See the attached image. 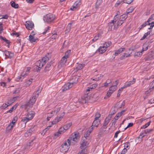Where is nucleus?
<instances>
[{"label":"nucleus","mask_w":154,"mask_h":154,"mask_svg":"<svg viewBox=\"0 0 154 154\" xmlns=\"http://www.w3.org/2000/svg\"><path fill=\"white\" fill-rule=\"evenodd\" d=\"M17 116L14 117L13 119L12 122L10 123L11 124H12V125H14L15 122L17 121Z\"/></svg>","instance_id":"obj_48"},{"label":"nucleus","mask_w":154,"mask_h":154,"mask_svg":"<svg viewBox=\"0 0 154 154\" xmlns=\"http://www.w3.org/2000/svg\"><path fill=\"white\" fill-rule=\"evenodd\" d=\"M64 57H62L58 63V68H61L64 67L65 65V63L67 60Z\"/></svg>","instance_id":"obj_8"},{"label":"nucleus","mask_w":154,"mask_h":154,"mask_svg":"<svg viewBox=\"0 0 154 154\" xmlns=\"http://www.w3.org/2000/svg\"><path fill=\"white\" fill-rule=\"evenodd\" d=\"M92 91V90H91V89H90V87L88 88L87 89H86V94H87V95H85V100H90L91 99V97L88 96V93H87L89 91Z\"/></svg>","instance_id":"obj_21"},{"label":"nucleus","mask_w":154,"mask_h":154,"mask_svg":"<svg viewBox=\"0 0 154 154\" xmlns=\"http://www.w3.org/2000/svg\"><path fill=\"white\" fill-rule=\"evenodd\" d=\"M150 25V23H149L148 21L145 22L142 25H141V27H140V29H143V27L146 26L147 25Z\"/></svg>","instance_id":"obj_40"},{"label":"nucleus","mask_w":154,"mask_h":154,"mask_svg":"<svg viewBox=\"0 0 154 154\" xmlns=\"http://www.w3.org/2000/svg\"><path fill=\"white\" fill-rule=\"evenodd\" d=\"M64 130H65L63 127V128L61 127L60 128L59 130H58V131L57 132V133L55 134V135L57 136L59 135L60 134L63 133L64 131Z\"/></svg>","instance_id":"obj_26"},{"label":"nucleus","mask_w":154,"mask_h":154,"mask_svg":"<svg viewBox=\"0 0 154 154\" xmlns=\"http://www.w3.org/2000/svg\"><path fill=\"white\" fill-rule=\"evenodd\" d=\"M125 49L124 48H119L118 50L116 51L114 54L116 55H117L119 54H120Z\"/></svg>","instance_id":"obj_27"},{"label":"nucleus","mask_w":154,"mask_h":154,"mask_svg":"<svg viewBox=\"0 0 154 154\" xmlns=\"http://www.w3.org/2000/svg\"><path fill=\"white\" fill-rule=\"evenodd\" d=\"M136 82V79L133 78L132 81L126 82L123 86V88H125L130 86L131 85L134 84Z\"/></svg>","instance_id":"obj_12"},{"label":"nucleus","mask_w":154,"mask_h":154,"mask_svg":"<svg viewBox=\"0 0 154 154\" xmlns=\"http://www.w3.org/2000/svg\"><path fill=\"white\" fill-rule=\"evenodd\" d=\"M14 102L12 99L11 98L10 100H8L7 103L8 104V105H10Z\"/></svg>","instance_id":"obj_58"},{"label":"nucleus","mask_w":154,"mask_h":154,"mask_svg":"<svg viewBox=\"0 0 154 154\" xmlns=\"http://www.w3.org/2000/svg\"><path fill=\"white\" fill-rule=\"evenodd\" d=\"M111 119V116H108L107 117L106 119L104 122L103 126L101 128L102 129H106L107 128V125L109 123L110 120Z\"/></svg>","instance_id":"obj_10"},{"label":"nucleus","mask_w":154,"mask_h":154,"mask_svg":"<svg viewBox=\"0 0 154 154\" xmlns=\"http://www.w3.org/2000/svg\"><path fill=\"white\" fill-rule=\"evenodd\" d=\"M72 123L71 122L63 126V127L64 128V130L65 131L67 130L68 128H69L72 125Z\"/></svg>","instance_id":"obj_37"},{"label":"nucleus","mask_w":154,"mask_h":154,"mask_svg":"<svg viewBox=\"0 0 154 154\" xmlns=\"http://www.w3.org/2000/svg\"><path fill=\"white\" fill-rule=\"evenodd\" d=\"M150 33L149 31L147 32V33H145L143 37L141 39V40H143L146 38L147 36Z\"/></svg>","instance_id":"obj_51"},{"label":"nucleus","mask_w":154,"mask_h":154,"mask_svg":"<svg viewBox=\"0 0 154 154\" xmlns=\"http://www.w3.org/2000/svg\"><path fill=\"white\" fill-rule=\"evenodd\" d=\"M13 125H12V124L10 123L6 128V132L7 133H8L13 128Z\"/></svg>","instance_id":"obj_31"},{"label":"nucleus","mask_w":154,"mask_h":154,"mask_svg":"<svg viewBox=\"0 0 154 154\" xmlns=\"http://www.w3.org/2000/svg\"><path fill=\"white\" fill-rule=\"evenodd\" d=\"M148 47V46L146 45H144L142 51H146L147 50Z\"/></svg>","instance_id":"obj_59"},{"label":"nucleus","mask_w":154,"mask_h":154,"mask_svg":"<svg viewBox=\"0 0 154 154\" xmlns=\"http://www.w3.org/2000/svg\"><path fill=\"white\" fill-rule=\"evenodd\" d=\"M85 66V64H79L76 67L75 69L76 71L80 70L82 69V68Z\"/></svg>","instance_id":"obj_30"},{"label":"nucleus","mask_w":154,"mask_h":154,"mask_svg":"<svg viewBox=\"0 0 154 154\" xmlns=\"http://www.w3.org/2000/svg\"><path fill=\"white\" fill-rule=\"evenodd\" d=\"M150 124V122H148L147 123L144 125L141 128H145L149 126Z\"/></svg>","instance_id":"obj_61"},{"label":"nucleus","mask_w":154,"mask_h":154,"mask_svg":"<svg viewBox=\"0 0 154 154\" xmlns=\"http://www.w3.org/2000/svg\"><path fill=\"white\" fill-rule=\"evenodd\" d=\"M40 92V91L37 90L36 92L33 93L32 98L30 99L28 102L26 103V106L30 107L34 104L38 96V93Z\"/></svg>","instance_id":"obj_3"},{"label":"nucleus","mask_w":154,"mask_h":154,"mask_svg":"<svg viewBox=\"0 0 154 154\" xmlns=\"http://www.w3.org/2000/svg\"><path fill=\"white\" fill-rule=\"evenodd\" d=\"M118 13H119V12H117V14L116 15H115V17H114L113 20L111 21L112 23L116 24L117 23V21L119 20V18L117 17V15L118 14Z\"/></svg>","instance_id":"obj_33"},{"label":"nucleus","mask_w":154,"mask_h":154,"mask_svg":"<svg viewBox=\"0 0 154 154\" xmlns=\"http://www.w3.org/2000/svg\"><path fill=\"white\" fill-rule=\"evenodd\" d=\"M103 77V75L101 74L97 75L94 76V79H93V80L98 81L100 80Z\"/></svg>","instance_id":"obj_25"},{"label":"nucleus","mask_w":154,"mask_h":154,"mask_svg":"<svg viewBox=\"0 0 154 154\" xmlns=\"http://www.w3.org/2000/svg\"><path fill=\"white\" fill-rule=\"evenodd\" d=\"M134 0H124L123 2L124 3L128 4H130Z\"/></svg>","instance_id":"obj_60"},{"label":"nucleus","mask_w":154,"mask_h":154,"mask_svg":"<svg viewBox=\"0 0 154 154\" xmlns=\"http://www.w3.org/2000/svg\"><path fill=\"white\" fill-rule=\"evenodd\" d=\"M60 107L56 108L55 110H54V113H55L56 114L58 112L60 111Z\"/></svg>","instance_id":"obj_62"},{"label":"nucleus","mask_w":154,"mask_h":154,"mask_svg":"<svg viewBox=\"0 0 154 154\" xmlns=\"http://www.w3.org/2000/svg\"><path fill=\"white\" fill-rule=\"evenodd\" d=\"M154 20V14H152L149 17V18L147 20L148 22L149 23L151 20Z\"/></svg>","instance_id":"obj_54"},{"label":"nucleus","mask_w":154,"mask_h":154,"mask_svg":"<svg viewBox=\"0 0 154 154\" xmlns=\"http://www.w3.org/2000/svg\"><path fill=\"white\" fill-rule=\"evenodd\" d=\"M100 121L99 119H94L92 123V126L97 127L100 123Z\"/></svg>","instance_id":"obj_22"},{"label":"nucleus","mask_w":154,"mask_h":154,"mask_svg":"<svg viewBox=\"0 0 154 154\" xmlns=\"http://www.w3.org/2000/svg\"><path fill=\"white\" fill-rule=\"evenodd\" d=\"M127 15L126 14H124L121 15L120 17V20L124 22L127 17Z\"/></svg>","instance_id":"obj_35"},{"label":"nucleus","mask_w":154,"mask_h":154,"mask_svg":"<svg viewBox=\"0 0 154 154\" xmlns=\"http://www.w3.org/2000/svg\"><path fill=\"white\" fill-rule=\"evenodd\" d=\"M54 16L51 14H48L46 15L44 20L48 23H51L54 19Z\"/></svg>","instance_id":"obj_4"},{"label":"nucleus","mask_w":154,"mask_h":154,"mask_svg":"<svg viewBox=\"0 0 154 154\" xmlns=\"http://www.w3.org/2000/svg\"><path fill=\"white\" fill-rule=\"evenodd\" d=\"M16 107L17 106L16 105L14 106L10 109L9 110L7 111V112H11L14 110L16 108Z\"/></svg>","instance_id":"obj_50"},{"label":"nucleus","mask_w":154,"mask_h":154,"mask_svg":"<svg viewBox=\"0 0 154 154\" xmlns=\"http://www.w3.org/2000/svg\"><path fill=\"white\" fill-rule=\"evenodd\" d=\"M4 53L6 56L8 58L10 59L12 58L14 56V54L13 53L7 51H4Z\"/></svg>","instance_id":"obj_15"},{"label":"nucleus","mask_w":154,"mask_h":154,"mask_svg":"<svg viewBox=\"0 0 154 154\" xmlns=\"http://www.w3.org/2000/svg\"><path fill=\"white\" fill-rule=\"evenodd\" d=\"M108 26L109 30H111L112 29H117L118 28V27H116V24L112 23L111 21V22L109 23Z\"/></svg>","instance_id":"obj_14"},{"label":"nucleus","mask_w":154,"mask_h":154,"mask_svg":"<svg viewBox=\"0 0 154 154\" xmlns=\"http://www.w3.org/2000/svg\"><path fill=\"white\" fill-rule=\"evenodd\" d=\"M79 138V133L75 132L72 134L66 142L69 145H74L77 142Z\"/></svg>","instance_id":"obj_1"},{"label":"nucleus","mask_w":154,"mask_h":154,"mask_svg":"<svg viewBox=\"0 0 154 154\" xmlns=\"http://www.w3.org/2000/svg\"><path fill=\"white\" fill-rule=\"evenodd\" d=\"M81 4V2L80 1H76L75 2L74 5L77 8L78 7V5H80Z\"/></svg>","instance_id":"obj_63"},{"label":"nucleus","mask_w":154,"mask_h":154,"mask_svg":"<svg viewBox=\"0 0 154 154\" xmlns=\"http://www.w3.org/2000/svg\"><path fill=\"white\" fill-rule=\"evenodd\" d=\"M50 58H51L49 56V54H48L43 58L41 60H39L37 62L36 64L37 66L38 67L39 70L41 69V68L49 60Z\"/></svg>","instance_id":"obj_2"},{"label":"nucleus","mask_w":154,"mask_h":154,"mask_svg":"<svg viewBox=\"0 0 154 154\" xmlns=\"http://www.w3.org/2000/svg\"><path fill=\"white\" fill-rule=\"evenodd\" d=\"M112 43L111 42H106L104 44H103V45L105 46L107 48L109 47L110 45H111Z\"/></svg>","instance_id":"obj_47"},{"label":"nucleus","mask_w":154,"mask_h":154,"mask_svg":"<svg viewBox=\"0 0 154 154\" xmlns=\"http://www.w3.org/2000/svg\"><path fill=\"white\" fill-rule=\"evenodd\" d=\"M107 48L104 45L100 47L98 49L99 52L100 54H103L107 50Z\"/></svg>","instance_id":"obj_16"},{"label":"nucleus","mask_w":154,"mask_h":154,"mask_svg":"<svg viewBox=\"0 0 154 154\" xmlns=\"http://www.w3.org/2000/svg\"><path fill=\"white\" fill-rule=\"evenodd\" d=\"M142 55V52H141L138 51L135 53L134 54V57H137L140 56Z\"/></svg>","instance_id":"obj_52"},{"label":"nucleus","mask_w":154,"mask_h":154,"mask_svg":"<svg viewBox=\"0 0 154 154\" xmlns=\"http://www.w3.org/2000/svg\"><path fill=\"white\" fill-rule=\"evenodd\" d=\"M97 86V84H93L90 87V88L91 90L94 89Z\"/></svg>","instance_id":"obj_56"},{"label":"nucleus","mask_w":154,"mask_h":154,"mask_svg":"<svg viewBox=\"0 0 154 154\" xmlns=\"http://www.w3.org/2000/svg\"><path fill=\"white\" fill-rule=\"evenodd\" d=\"M116 112V109L115 108V107H112L110 111V113L108 116H111V118L112 117V116L115 114Z\"/></svg>","instance_id":"obj_32"},{"label":"nucleus","mask_w":154,"mask_h":154,"mask_svg":"<svg viewBox=\"0 0 154 154\" xmlns=\"http://www.w3.org/2000/svg\"><path fill=\"white\" fill-rule=\"evenodd\" d=\"M124 22L122 21V20H120V19H119V20L117 22L116 24V27H118L119 26H120Z\"/></svg>","instance_id":"obj_45"},{"label":"nucleus","mask_w":154,"mask_h":154,"mask_svg":"<svg viewBox=\"0 0 154 154\" xmlns=\"http://www.w3.org/2000/svg\"><path fill=\"white\" fill-rule=\"evenodd\" d=\"M30 118H29L27 116L23 117L22 119V121L24 122L25 124L29 121L30 120Z\"/></svg>","instance_id":"obj_42"},{"label":"nucleus","mask_w":154,"mask_h":154,"mask_svg":"<svg viewBox=\"0 0 154 154\" xmlns=\"http://www.w3.org/2000/svg\"><path fill=\"white\" fill-rule=\"evenodd\" d=\"M76 83V82H75L72 83H67L64 85L63 91L67 90L71 88L72 86L74 84H75Z\"/></svg>","instance_id":"obj_11"},{"label":"nucleus","mask_w":154,"mask_h":154,"mask_svg":"<svg viewBox=\"0 0 154 154\" xmlns=\"http://www.w3.org/2000/svg\"><path fill=\"white\" fill-rule=\"evenodd\" d=\"M125 103V100H124L122 103H120V102H119L116 104L115 106L118 108H121L124 106Z\"/></svg>","instance_id":"obj_19"},{"label":"nucleus","mask_w":154,"mask_h":154,"mask_svg":"<svg viewBox=\"0 0 154 154\" xmlns=\"http://www.w3.org/2000/svg\"><path fill=\"white\" fill-rule=\"evenodd\" d=\"M146 134H145V132L144 131H142V133L140 134V135L139 136V138H142L143 137H144V136L146 135Z\"/></svg>","instance_id":"obj_57"},{"label":"nucleus","mask_w":154,"mask_h":154,"mask_svg":"<svg viewBox=\"0 0 154 154\" xmlns=\"http://www.w3.org/2000/svg\"><path fill=\"white\" fill-rule=\"evenodd\" d=\"M32 80L33 79H30L29 80L27 81L25 84V85L26 86H29L31 84Z\"/></svg>","instance_id":"obj_39"},{"label":"nucleus","mask_w":154,"mask_h":154,"mask_svg":"<svg viewBox=\"0 0 154 154\" xmlns=\"http://www.w3.org/2000/svg\"><path fill=\"white\" fill-rule=\"evenodd\" d=\"M31 34L32 35H29V39L30 42L31 43L35 42L38 39V38L36 37H35L33 36L35 34H33L32 32H31Z\"/></svg>","instance_id":"obj_13"},{"label":"nucleus","mask_w":154,"mask_h":154,"mask_svg":"<svg viewBox=\"0 0 154 154\" xmlns=\"http://www.w3.org/2000/svg\"><path fill=\"white\" fill-rule=\"evenodd\" d=\"M152 59V57L150 54L146 56L145 58V59L146 61L150 60Z\"/></svg>","instance_id":"obj_49"},{"label":"nucleus","mask_w":154,"mask_h":154,"mask_svg":"<svg viewBox=\"0 0 154 154\" xmlns=\"http://www.w3.org/2000/svg\"><path fill=\"white\" fill-rule=\"evenodd\" d=\"M118 82H117V80L115 82V85L111 86L110 87L109 90L111 91V92L113 93L116 89L117 86L118 85Z\"/></svg>","instance_id":"obj_18"},{"label":"nucleus","mask_w":154,"mask_h":154,"mask_svg":"<svg viewBox=\"0 0 154 154\" xmlns=\"http://www.w3.org/2000/svg\"><path fill=\"white\" fill-rule=\"evenodd\" d=\"M131 54V53H129L128 52H126L124 53L123 54V55L120 57V59L122 60L124 58L130 57L131 56L130 54Z\"/></svg>","instance_id":"obj_20"},{"label":"nucleus","mask_w":154,"mask_h":154,"mask_svg":"<svg viewBox=\"0 0 154 154\" xmlns=\"http://www.w3.org/2000/svg\"><path fill=\"white\" fill-rule=\"evenodd\" d=\"M154 88V80L152 81L150 84V87L149 90L146 92H148V93L151 92L152 91L153 89Z\"/></svg>","instance_id":"obj_23"},{"label":"nucleus","mask_w":154,"mask_h":154,"mask_svg":"<svg viewBox=\"0 0 154 154\" xmlns=\"http://www.w3.org/2000/svg\"><path fill=\"white\" fill-rule=\"evenodd\" d=\"M101 33H98L97 35H96L94 37V38L96 40H97L100 37H101Z\"/></svg>","instance_id":"obj_53"},{"label":"nucleus","mask_w":154,"mask_h":154,"mask_svg":"<svg viewBox=\"0 0 154 154\" xmlns=\"http://www.w3.org/2000/svg\"><path fill=\"white\" fill-rule=\"evenodd\" d=\"M81 149L82 150L78 153V154H87V153L88 152L85 148H83Z\"/></svg>","instance_id":"obj_34"},{"label":"nucleus","mask_w":154,"mask_h":154,"mask_svg":"<svg viewBox=\"0 0 154 154\" xmlns=\"http://www.w3.org/2000/svg\"><path fill=\"white\" fill-rule=\"evenodd\" d=\"M150 27L148 28L149 29H151L154 26V22H152L151 23H150Z\"/></svg>","instance_id":"obj_64"},{"label":"nucleus","mask_w":154,"mask_h":154,"mask_svg":"<svg viewBox=\"0 0 154 154\" xmlns=\"http://www.w3.org/2000/svg\"><path fill=\"white\" fill-rule=\"evenodd\" d=\"M51 62H50L47 63L46 66L45 68V71H48L49 70V69L51 67Z\"/></svg>","instance_id":"obj_43"},{"label":"nucleus","mask_w":154,"mask_h":154,"mask_svg":"<svg viewBox=\"0 0 154 154\" xmlns=\"http://www.w3.org/2000/svg\"><path fill=\"white\" fill-rule=\"evenodd\" d=\"M11 5L13 7L17 8H18V5L16 3L12 1L11 2Z\"/></svg>","instance_id":"obj_41"},{"label":"nucleus","mask_w":154,"mask_h":154,"mask_svg":"<svg viewBox=\"0 0 154 154\" xmlns=\"http://www.w3.org/2000/svg\"><path fill=\"white\" fill-rule=\"evenodd\" d=\"M72 23H70L68 24L66 30V33H68L70 32L72 27Z\"/></svg>","instance_id":"obj_29"},{"label":"nucleus","mask_w":154,"mask_h":154,"mask_svg":"<svg viewBox=\"0 0 154 154\" xmlns=\"http://www.w3.org/2000/svg\"><path fill=\"white\" fill-rule=\"evenodd\" d=\"M125 110H123L118 113L114 119H115V120H117V119H118L123 114V113L125 112Z\"/></svg>","instance_id":"obj_24"},{"label":"nucleus","mask_w":154,"mask_h":154,"mask_svg":"<svg viewBox=\"0 0 154 154\" xmlns=\"http://www.w3.org/2000/svg\"><path fill=\"white\" fill-rule=\"evenodd\" d=\"M25 26L26 28L29 29L31 30L34 28V24L31 21H27L26 22Z\"/></svg>","instance_id":"obj_9"},{"label":"nucleus","mask_w":154,"mask_h":154,"mask_svg":"<svg viewBox=\"0 0 154 154\" xmlns=\"http://www.w3.org/2000/svg\"><path fill=\"white\" fill-rule=\"evenodd\" d=\"M32 131L31 129L27 131L25 134V137H27L29 136L30 135Z\"/></svg>","instance_id":"obj_44"},{"label":"nucleus","mask_w":154,"mask_h":154,"mask_svg":"<svg viewBox=\"0 0 154 154\" xmlns=\"http://www.w3.org/2000/svg\"><path fill=\"white\" fill-rule=\"evenodd\" d=\"M67 142H65L62 144L60 148V151L62 152H66L68 150L69 147L67 145Z\"/></svg>","instance_id":"obj_5"},{"label":"nucleus","mask_w":154,"mask_h":154,"mask_svg":"<svg viewBox=\"0 0 154 154\" xmlns=\"http://www.w3.org/2000/svg\"><path fill=\"white\" fill-rule=\"evenodd\" d=\"M100 114L99 113L97 112L95 115L94 119H99L98 118L100 117Z\"/></svg>","instance_id":"obj_55"},{"label":"nucleus","mask_w":154,"mask_h":154,"mask_svg":"<svg viewBox=\"0 0 154 154\" xmlns=\"http://www.w3.org/2000/svg\"><path fill=\"white\" fill-rule=\"evenodd\" d=\"M70 52L71 51L70 50L67 51L66 52L64 56L63 57H64L65 58V59H66L67 60V58L69 57L70 54Z\"/></svg>","instance_id":"obj_36"},{"label":"nucleus","mask_w":154,"mask_h":154,"mask_svg":"<svg viewBox=\"0 0 154 154\" xmlns=\"http://www.w3.org/2000/svg\"><path fill=\"white\" fill-rule=\"evenodd\" d=\"M31 68L30 67H29L27 68L26 70V72L25 73H24L23 72L22 74L21 75H20V77L19 79H20L21 78V77H23L25 75H27L28 73L27 72H28L30 69Z\"/></svg>","instance_id":"obj_28"},{"label":"nucleus","mask_w":154,"mask_h":154,"mask_svg":"<svg viewBox=\"0 0 154 154\" xmlns=\"http://www.w3.org/2000/svg\"><path fill=\"white\" fill-rule=\"evenodd\" d=\"M65 114V112H64L61 113L59 116L53 120V121L52 122V124L53 125L56 124V123H57L59 122L62 119L63 117L64 116Z\"/></svg>","instance_id":"obj_6"},{"label":"nucleus","mask_w":154,"mask_h":154,"mask_svg":"<svg viewBox=\"0 0 154 154\" xmlns=\"http://www.w3.org/2000/svg\"><path fill=\"white\" fill-rule=\"evenodd\" d=\"M112 93V92H111L109 90L107 92L106 96L105 97V98H107L109 97Z\"/></svg>","instance_id":"obj_46"},{"label":"nucleus","mask_w":154,"mask_h":154,"mask_svg":"<svg viewBox=\"0 0 154 154\" xmlns=\"http://www.w3.org/2000/svg\"><path fill=\"white\" fill-rule=\"evenodd\" d=\"M86 139L85 136L82 138L81 140V144L80 148L81 149L83 148H86L88 144V143L86 140Z\"/></svg>","instance_id":"obj_7"},{"label":"nucleus","mask_w":154,"mask_h":154,"mask_svg":"<svg viewBox=\"0 0 154 154\" xmlns=\"http://www.w3.org/2000/svg\"><path fill=\"white\" fill-rule=\"evenodd\" d=\"M35 112L33 111H31L27 113L26 116L29 118H30V120H32L34 117Z\"/></svg>","instance_id":"obj_17"},{"label":"nucleus","mask_w":154,"mask_h":154,"mask_svg":"<svg viewBox=\"0 0 154 154\" xmlns=\"http://www.w3.org/2000/svg\"><path fill=\"white\" fill-rule=\"evenodd\" d=\"M54 110L52 111L51 112L48 113V117L47 118L48 120H49V119H48L49 118H51V117L53 116L54 115L56 114L55 113H54Z\"/></svg>","instance_id":"obj_38"}]
</instances>
